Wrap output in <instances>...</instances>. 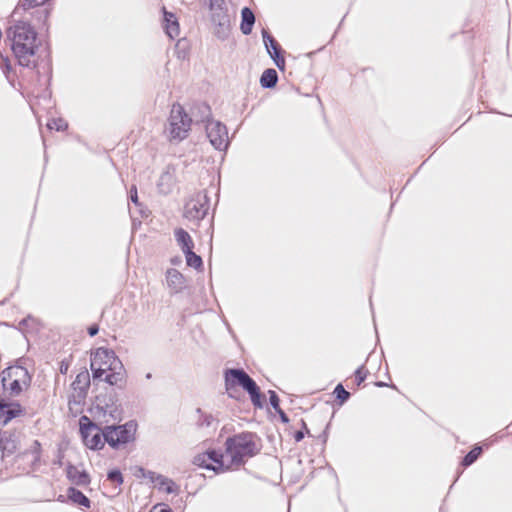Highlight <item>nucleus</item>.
Segmentation results:
<instances>
[{
    "instance_id": "obj_1",
    "label": "nucleus",
    "mask_w": 512,
    "mask_h": 512,
    "mask_svg": "<svg viewBox=\"0 0 512 512\" xmlns=\"http://www.w3.org/2000/svg\"><path fill=\"white\" fill-rule=\"evenodd\" d=\"M90 369L94 380H103L120 389L124 388L126 384V369L112 349L97 348L91 354Z\"/></svg>"
},
{
    "instance_id": "obj_2",
    "label": "nucleus",
    "mask_w": 512,
    "mask_h": 512,
    "mask_svg": "<svg viewBox=\"0 0 512 512\" xmlns=\"http://www.w3.org/2000/svg\"><path fill=\"white\" fill-rule=\"evenodd\" d=\"M12 52L19 65L35 68V53L38 48L37 32L25 21H17L6 30Z\"/></svg>"
},
{
    "instance_id": "obj_3",
    "label": "nucleus",
    "mask_w": 512,
    "mask_h": 512,
    "mask_svg": "<svg viewBox=\"0 0 512 512\" xmlns=\"http://www.w3.org/2000/svg\"><path fill=\"white\" fill-rule=\"evenodd\" d=\"M225 446L226 457L230 459L232 465L236 466L244 464L246 458H251L260 451L257 436L251 432H242L228 437Z\"/></svg>"
},
{
    "instance_id": "obj_4",
    "label": "nucleus",
    "mask_w": 512,
    "mask_h": 512,
    "mask_svg": "<svg viewBox=\"0 0 512 512\" xmlns=\"http://www.w3.org/2000/svg\"><path fill=\"white\" fill-rule=\"evenodd\" d=\"M210 11L213 33L220 40H226L231 31V16L225 0H202Z\"/></svg>"
},
{
    "instance_id": "obj_5",
    "label": "nucleus",
    "mask_w": 512,
    "mask_h": 512,
    "mask_svg": "<svg viewBox=\"0 0 512 512\" xmlns=\"http://www.w3.org/2000/svg\"><path fill=\"white\" fill-rule=\"evenodd\" d=\"M192 119L180 104L172 106L166 132L170 140L181 141L188 136Z\"/></svg>"
},
{
    "instance_id": "obj_6",
    "label": "nucleus",
    "mask_w": 512,
    "mask_h": 512,
    "mask_svg": "<svg viewBox=\"0 0 512 512\" xmlns=\"http://www.w3.org/2000/svg\"><path fill=\"white\" fill-rule=\"evenodd\" d=\"M137 424L128 421L124 425H110L102 429L103 438L112 448L117 449L135 439Z\"/></svg>"
},
{
    "instance_id": "obj_7",
    "label": "nucleus",
    "mask_w": 512,
    "mask_h": 512,
    "mask_svg": "<svg viewBox=\"0 0 512 512\" xmlns=\"http://www.w3.org/2000/svg\"><path fill=\"white\" fill-rule=\"evenodd\" d=\"M80 433L85 445L92 450H99L104 447L102 429L93 423L87 416L80 418Z\"/></svg>"
},
{
    "instance_id": "obj_8",
    "label": "nucleus",
    "mask_w": 512,
    "mask_h": 512,
    "mask_svg": "<svg viewBox=\"0 0 512 512\" xmlns=\"http://www.w3.org/2000/svg\"><path fill=\"white\" fill-rule=\"evenodd\" d=\"M209 210V201L206 194L197 193L184 207V217L188 220L199 221L203 219Z\"/></svg>"
},
{
    "instance_id": "obj_9",
    "label": "nucleus",
    "mask_w": 512,
    "mask_h": 512,
    "mask_svg": "<svg viewBox=\"0 0 512 512\" xmlns=\"http://www.w3.org/2000/svg\"><path fill=\"white\" fill-rule=\"evenodd\" d=\"M206 133L211 145L215 149L224 151L228 148V131L226 126L220 121L209 120L206 124Z\"/></svg>"
},
{
    "instance_id": "obj_10",
    "label": "nucleus",
    "mask_w": 512,
    "mask_h": 512,
    "mask_svg": "<svg viewBox=\"0 0 512 512\" xmlns=\"http://www.w3.org/2000/svg\"><path fill=\"white\" fill-rule=\"evenodd\" d=\"M255 381L243 369H227L225 372V386L228 394L233 397L232 390L241 386L245 391L252 386Z\"/></svg>"
},
{
    "instance_id": "obj_11",
    "label": "nucleus",
    "mask_w": 512,
    "mask_h": 512,
    "mask_svg": "<svg viewBox=\"0 0 512 512\" xmlns=\"http://www.w3.org/2000/svg\"><path fill=\"white\" fill-rule=\"evenodd\" d=\"M72 388L74 394L72 395V399H69V404L73 402L80 403L82 400L86 398L89 386H90V374L87 369L80 371L75 380L72 382Z\"/></svg>"
},
{
    "instance_id": "obj_12",
    "label": "nucleus",
    "mask_w": 512,
    "mask_h": 512,
    "mask_svg": "<svg viewBox=\"0 0 512 512\" xmlns=\"http://www.w3.org/2000/svg\"><path fill=\"white\" fill-rule=\"evenodd\" d=\"M23 413L21 405L17 402H6L0 399V424H7L13 418Z\"/></svg>"
},
{
    "instance_id": "obj_13",
    "label": "nucleus",
    "mask_w": 512,
    "mask_h": 512,
    "mask_svg": "<svg viewBox=\"0 0 512 512\" xmlns=\"http://www.w3.org/2000/svg\"><path fill=\"white\" fill-rule=\"evenodd\" d=\"M97 407L103 411L104 415H109L113 420H121L122 409L113 398L106 401L105 397L98 396Z\"/></svg>"
},
{
    "instance_id": "obj_14",
    "label": "nucleus",
    "mask_w": 512,
    "mask_h": 512,
    "mask_svg": "<svg viewBox=\"0 0 512 512\" xmlns=\"http://www.w3.org/2000/svg\"><path fill=\"white\" fill-rule=\"evenodd\" d=\"M66 476L68 480L77 486H87L90 484V476L85 470H79L78 467L69 463L66 467Z\"/></svg>"
},
{
    "instance_id": "obj_15",
    "label": "nucleus",
    "mask_w": 512,
    "mask_h": 512,
    "mask_svg": "<svg viewBox=\"0 0 512 512\" xmlns=\"http://www.w3.org/2000/svg\"><path fill=\"white\" fill-rule=\"evenodd\" d=\"M166 281L170 289L175 293L182 291L185 288V278L176 269L170 268L166 272Z\"/></svg>"
},
{
    "instance_id": "obj_16",
    "label": "nucleus",
    "mask_w": 512,
    "mask_h": 512,
    "mask_svg": "<svg viewBox=\"0 0 512 512\" xmlns=\"http://www.w3.org/2000/svg\"><path fill=\"white\" fill-rule=\"evenodd\" d=\"M164 29L166 34L174 39L179 35V24L175 15L164 9Z\"/></svg>"
},
{
    "instance_id": "obj_17",
    "label": "nucleus",
    "mask_w": 512,
    "mask_h": 512,
    "mask_svg": "<svg viewBox=\"0 0 512 512\" xmlns=\"http://www.w3.org/2000/svg\"><path fill=\"white\" fill-rule=\"evenodd\" d=\"M0 448L6 455H11L17 449V441L14 435L8 431L0 433Z\"/></svg>"
},
{
    "instance_id": "obj_18",
    "label": "nucleus",
    "mask_w": 512,
    "mask_h": 512,
    "mask_svg": "<svg viewBox=\"0 0 512 512\" xmlns=\"http://www.w3.org/2000/svg\"><path fill=\"white\" fill-rule=\"evenodd\" d=\"M255 23V15L253 11L244 7L241 11V24L240 29L244 35H249L252 32L253 25Z\"/></svg>"
},
{
    "instance_id": "obj_19",
    "label": "nucleus",
    "mask_w": 512,
    "mask_h": 512,
    "mask_svg": "<svg viewBox=\"0 0 512 512\" xmlns=\"http://www.w3.org/2000/svg\"><path fill=\"white\" fill-rule=\"evenodd\" d=\"M174 235L178 245L181 247L182 252L194 248L193 240L186 230L182 228H177L174 231Z\"/></svg>"
},
{
    "instance_id": "obj_20",
    "label": "nucleus",
    "mask_w": 512,
    "mask_h": 512,
    "mask_svg": "<svg viewBox=\"0 0 512 512\" xmlns=\"http://www.w3.org/2000/svg\"><path fill=\"white\" fill-rule=\"evenodd\" d=\"M67 497L71 502H73L76 505L85 508H90L91 506V501L89 500V498L85 496L80 490L74 487H69L67 489Z\"/></svg>"
},
{
    "instance_id": "obj_21",
    "label": "nucleus",
    "mask_w": 512,
    "mask_h": 512,
    "mask_svg": "<svg viewBox=\"0 0 512 512\" xmlns=\"http://www.w3.org/2000/svg\"><path fill=\"white\" fill-rule=\"evenodd\" d=\"M24 456L31 457V466L33 470L38 469L40 466V458H41V444L38 440H34L29 449H27L24 453Z\"/></svg>"
},
{
    "instance_id": "obj_22",
    "label": "nucleus",
    "mask_w": 512,
    "mask_h": 512,
    "mask_svg": "<svg viewBox=\"0 0 512 512\" xmlns=\"http://www.w3.org/2000/svg\"><path fill=\"white\" fill-rule=\"evenodd\" d=\"M173 173L170 171V167H167V169L161 174L159 181H158V189L163 194H168L173 186Z\"/></svg>"
},
{
    "instance_id": "obj_23",
    "label": "nucleus",
    "mask_w": 512,
    "mask_h": 512,
    "mask_svg": "<svg viewBox=\"0 0 512 512\" xmlns=\"http://www.w3.org/2000/svg\"><path fill=\"white\" fill-rule=\"evenodd\" d=\"M278 81V74L275 69L269 68L264 70L260 78V84L263 88H273Z\"/></svg>"
},
{
    "instance_id": "obj_24",
    "label": "nucleus",
    "mask_w": 512,
    "mask_h": 512,
    "mask_svg": "<svg viewBox=\"0 0 512 512\" xmlns=\"http://www.w3.org/2000/svg\"><path fill=\"white\" fill-rule=\"evenodd\" d=\"M206 456L208 457L209 460L215 462L216 464H218V467H214V466H211V465H205V468L207 469H212L216 472H218L219 470L221 471H224L225 468H224V458H227L226 457V454H221L219 452H217L216 450H210L206 453Z\"/></svg>"
},
{
    "instance_id": "obj_25",
    "label": "nucleus",
    "mask_w": 512,
    "mask_h": 512,
    "mask_svg": "<svg viewBox=\"0 0 512 512\" xmlns=\"http://www.w3.org/2000/svg\"><path fill=\"white\" fill-rule=\"evenodd\" d=\"M262 37L268 54H270V52H281L280 45L267 30H262Z\"/></svg>"
},
{
    "instance_id": "obj_26",
    "label": "nucleus",
    "mask_w": 512,
    "mask_h": 512,
    "mask_svg": "<svg viewBox=\"0 0 512 512\" xmlns=\"http://www.w3.org/2000/svg\"><path fill=\"white\" fill-rule=\"evenodd\" d=\"M49 0H20L19 4L16 6V8L13 11V15L20 14V11H26L28 9L42 6Z\"/></svg>"
},
{
    "instance_id": "obj_27",
    "label": "nucleus",
    "mask_w": 512,
    "mask_h": 512,
    "mask_svg": "<svg viewBox=\"0 0 512 512\" xmlns=\"http://www.w3.org/2000/svg\"><path fill=\"white\" fill-rule=\"evenodd\" d=\"M247 393L250 395L251 401L255 407L262 408L263 407V395L260 392V389L256 382L250 386L247 390Z\"/></svg>"
},
{
    "instance_id": "obj_28",
    "label": "nucleus",
    "mask_w": 512,
    "mask_h": 512,
    "mask_svg": "<svg viewBox=\"0 0 512 512\" xmlns=\"http://www.w3.org/2000/svg\"><path fill=\"white\" fill-rule=\"evenodd\" d=\"M186 258V263L189 267L200 269L203 266L202 258L193 252V249L183 252Z\"/></svg>"
},
{
    "instance_id": "obj_29",
    "label": "nucleus",
    "mask_w": 512,
    "mask_h": 512,
    "mask_svg": "<svg viewBox=\"0 0 512 512\" xmlns=\"http://www.w3.org/2000/svg\"><path fill=\"white\" fill-rule=\"evenodd\" d=\"M481 453H482V447H480V446L474 447L471 451H469L466 454V456L463 458L461 464L464 467H468V466L472 465L478 459V457L481 455Z\"/></svg>"
},
{
    "instance_id": "obj_30",
    "label": "nucleus",
    "mask_w": 512,
    "mask_h": 512,
    "mask_svg": "<svg viewBox=\"0 0 512 512\" xmlns=\"http://www.w3.org/2000/svg\"><path fill=\"white\" fill-rule=\"evenodd\" d=\"M157 480H158L160 489L164 490L165 492H167L169 494L177 492V486L171 479H168V478L160 475L157 477Z\"/></svg>"
},
{
    "instance_id": "obj_31",
    "label": "nucleus",
    "mask_w": 512,
    "mask_h": 512,
    "mask_svg": "<svg viewBox=\"0 0 512 512\" xmlns=\"http://www.w3.org/2000/svg\"><path fill=\"white\" fill-rule=\"evenodd\" d=\"M47 127L50 130L55 129L56 131H64L68 127V124L64 119L56 118V119L50 120L47 123Z\"/></svg>"
},
{
    "instance_id": "obj_32",
    "label": "nucleus",
    "mask_w": 512,
    "mask_h": 512,
    "mask_svg": "<svg viewBox=\"0 0 512 512\" xmlns=\"http://www.w3.org/2000/svg\"><path fill=\"white\" fill-rule=\"evenodd\" d=\"M197 413L200 414L198 419V425L201 427H210L215 421L214 417L211 414H204L200 408H198Z\"/></svg>"
},
{
    "instance_id": "obj_33",
    "label": "nucleus",
    "mask_w": 512,
    "mask_h": 512,
    "mask_svg": "<svg viewBox=\"0 0 512 512\" xmlns=\"http://www.w3.org/2000/svg\"><path fill=\"white\" fill-rule=\"evenodd\" d=\"M3 385H4L5 389L7 391H9V394L11 396H16V395L20 394V392L22 391V386H21L19 380H17V379L11 381L8 386H6L5 383Z\"/></svg>"
},
{
    "instance_id": "obj_34",
    "label": "nucleus",
    "mask_w": 512,
    "mask_h": 512,
    "mask_svg": "<svg viewBox=\"0 0 512 512\" xmlns=\"http://www.w3.org/2000/svg\"><path fill=\"white\" fill-rule=\"evenodd\" d=\"M334 394L336 395V398L340 400L341 403L346 402L350 397V393L345 390L342 384H338L335 387Z\"/></svg>"
},
{
    "instance_id": "obj_35",
    "label": "nucleus",
    "mask_w": 512,
    "mask_h": 512,
    "mask_svg": "<svg viewBox=\"0 0 512 512\" xmlns=\"http://www.w3.org/2000/svg\"><path fill=\"white\" fill-rule=\"evenodd\" d=\"M107 480L117 485H121L123 483V476L121 471L118 469L110 470L107 474Z\"/></svg>"
},
{
    "instance_id": "obj_36",
    "label": "nucleus",
    "mask_w": 512,
    "mask_h": 512,
    "mask_svg": "<svg viewBox=\"0 0 512 512\" xmlns=\"http://www.w3.org/2000/svg\"><path fill=\"white\" fill-rule=\"evenodd\" d=\"M270 57L273 59L275 65L280 69L283 70L285 67V59L281 55V52H270Z\"/></svg>"
},
{
    "instance_id": "obj_37",
    "label": "nucleus",
    "mask_w": 512,
    "mask_h": 512,
    "mask_svg": "<svg viewBox=\"0 0 512 512\" xmlns=\"http://www.w3.org/2000/svg\"><path fill=\"white\" fill-rule=\"evenodd\" d=\"M366 376H367V371L365 370L364 366H360L355 371V379H356L357 385H360L366 379Z\"/></svg>"
},
{
    "instance_id": "obj_38",
    "label": "nucleus",
    "mask_w": 512,
    "mask_h": 512,
    "mask_svg": "<svg viewBox=\"0 0 512 512\" xmlns=\"http://www.w3.org/2000/svg\"><path fill=\"white\" fill-rule=\"evenodd\" d=\"M269 401H270V405L273 407L274 410H278L280 408L279 397L276 394V392L273 390H269Z\"/></svg>"
},
{
    "instance_id": "obj_39",
    "label": "nucleus",
    "mask_w": 512,
    "mask_h": 512,
    "mask_svg": "<svg viewBox=\"0 0 512 512\" xmlns=\"http://www.w3.org/2000/svg\"><path fill=\"white\" fill-rule=\"evenodd\" d=\"M130 200L134 203V204H138V195H137V189L135 186H133L130 190Z\"/></svg>"
},
{
    "instance_id": "obj_40",
    "label": "nucleus",
    "mask_w": 512,
    "mask_h": 512,
    "mask_svg": "<svg viewBox=\"0 0 512 512\" xmlns=\"http://www.w3.org/2000/svg\"><path fill=\"white\" fill-rule=\"evenodd\" d=\"M275 411L279 414V417H280V419H281V421L283 423H288L289 422L288 416L286 415V413L281 408H279L278 410H275Z\"/></svg>"
},
{
    "instance_id": "obj_41",
    "label": "nucleus",
    "mask_w": 512,
    "mask_h": 512,
    "mask_svg": "<svg viewBox=\"0 0 512 512\" xmlns=\"http://www.w3.org/2000/svg\"><path fill=\"white\" fill-rule=\"evenodd\" d=\"M99 332V327L98 325L96 324H93L91 325L89 328H88V334L93 337L95 335H97V333Z\"/></svg>"
},
{
    "instance_id": "obj_42",
    "label": "nucleus",
    "mask_w": 512,
    "mask_h": 512,
    "mask_svg": "<svg viewBox=\"0 0 512 512\" xmlns=\"http://www.w3.org/2000/svg\"><path fill=\"white\" fill-rule=\"evenodd\" d=\"M68 369H69V363L66 362L65 360H63L60 364V372L62 374H66L68 372Z\"/></svg>"
},
{
    "instance_id": "obj_43",
    "label": "nucleus",
    "mask_w": 512,
    "mask_h": 512,
    "mask_svg": "<svg viewBox=\"0 0 512 512\" xmlns=\"http://www.w3.org/2000/svg\"><path fill=\"white\" fill-rule=\"evenodd\" d=\"M304 438V432L303 431H296L294 434V439L296 442H300Z\"/></svg>"
},
{
    "instance_id": "obj_44",
    "label": "nucleus",
    "mask_w": 512,
    "mask_h": 512,
    "mask_svg": "<svg viewBox=\"0 0 512 512\" xmlns=\"http://www.w3.org/2000/svg\"><path fill=\"white\" fill-rule=\"evenodd\" d=\"M42 13L44 15V19H47L49 13L48 10L45 8Z\"/></svg>"
},
{
    "instance_id": "obj_45",
    "label": "nucleus",
    "mask_w": 512,
    "mask_h": 512,
    "mask_svg": "<svg viewBox=\"0 0 512 512\" xmlns=\"http://www.w3.org/2000/svg\"><path fill=\"white\" fill-rule=\"evenodd\" d=\"M4 62H5V65H6L7 69H10V65H9V60H8V58H5V59H4Z\"/></svg>"
},
{
    "instance_id": "obj_46",
    "label": "nucleus",
    "mask_w": 512,
    "mask_h": 512,
    "mask_svg": "<svg viewBox=\"0 0 512 512\" xmlns=\"http://www.w3.org/2000/svg\"><path fill=\"white\" fill-rule=\"evenodd\" d=\"M55 464L61 466L62 465L61 458H59L57 461H55Z\"/></svg>"
},
{
    "instance_id": "obj_47",
    "label": "nucleus",
    "mask_w": 512,
    "mask_h": 512,
    "mask_svg": "<svg viewBox=\"0 0 512 512\" xmlns=\"http://www.w3.org/2000/svg\"><path fill=\"white\" fill-rule=\"evenodd\" d=\"M161 512H172L170 508L162 509Z\"/></svg>"
},
{
    "instance_id": "obj_48",
    "label": "nucleus",
    "mask_w": 512,
    "mask_h": 512,
    "mask_svg": "<svg viewBox=\"0 0 512 512\" xmlns=\"http://www.w3.org/2000/svg\"><path fill=\"white\" fill-rule=\"evenodd\" d=\"M145 377H146V379H151L152 378V374L151 373H147Z\"/></svg>"
},
{
    "instance_id": "obj_49",
    "label": "nucleus",
    "mask_w": 512,
    "mask_h": 512,
    "mask_svg": "<svg viewBox=\"0 0 512 512\" xmlns=\"http://www.w3.org/2000/svg\"><path fill=\"white\" fill-rule=\"evenodd\" d=\"M377 385L382 387V386H385L386 384L384 382H378Z\"/></svg>"
},
{
    "instance_id": "obj_50",
    "label": "nucleus",
    "mask_w": 512,
    "mask_h": 512,
    "mask_svg": "<svg viewBox=\"0 0 512 512\" xmlns=\"http://www.w3.org/2000/svg\"><path fill=\"white\" fill-rule=\"evenodd\" d=\"M302 425H303V427L306 429L307 433H309V431H308V429H307V427H306V423H305L304 421H302Z\"/></svg>"
},
{
    "instance_id": "obj_51",
    "label": "nucleus",
    "mask_w": 512,
    "mask_h": 512,
    "mask_svg": "<svg viewBox=\"0 0 512 512\" xmlns=\"http://www.w3.org/2000/svg\"><path fill=\"white\" fill-rule=\"evenodd\" d=\"M203 107H204V109H205V110H206L207 112H209V111H210V108H209V106H207V105H204Z\"/></svg>"
}]
</instances>
